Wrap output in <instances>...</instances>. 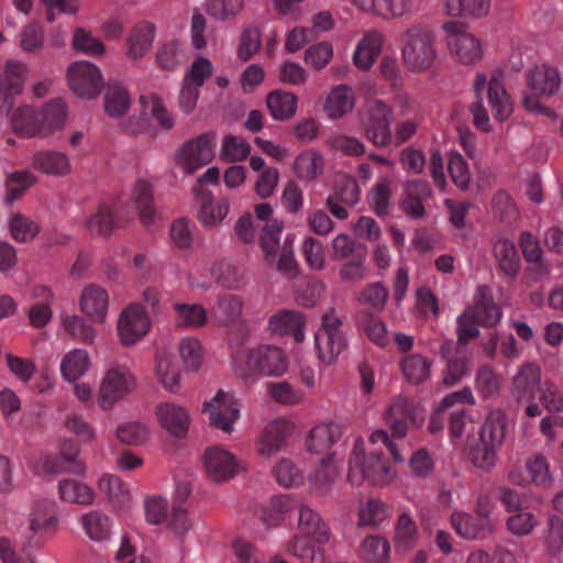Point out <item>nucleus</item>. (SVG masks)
I'll return each instance as SVG.
<instances>
[{
  "mask_svg": "<svg viewBox=\"0 0 563 563\" xmlns=\"http://www.w3.org/2000/svg\"><path fill=\"white\" fill-rule=\"evenodd\" d=\"M67 119V107L62 99L47 102L41 110L32 106L19 107L11 117L12 130L24 137L51 136L63 129Z\"/></svg>",
  "mask_w": 563,
  "mask_h": 563,
  "instance_id": "obj_1",
  "label": "nucleus"
},
{
  "mask_svg": "<svg viewBox=\"0 0 563 563\" xmlns=\"http://www.w3.org/2000/svg\"><path fill=\"white\" fill-rule=\"evenodd\" d=\"M506 434V413L500 409L493 410L483 423L478 438L468 442V459L473 465L485 472L490 471L496 464V449L504 443Z\"/></svg>",
  "mask_w": 563,
  "mask_h": 563,
  "instance_id": "obj_2",
  "label": "nucleus"
},
{
  "mask_svg": "<svg viewBox=\"0 0 563 563\" xmlns=\"http://www.w3.org/2000/svg\"><path fill=\"white\" fill-rule=\"evenodd\" d=\"M395 478L388 460L382 452H365L356 443L349 461L347 481L355 486L367 481L373 486H384Z\"/></svg>",
  "mask_w": 563,
  "mask_h": 563,
  "instance_id": "obj_3",
  "label": "nucleus"
},
{
  "mask_svg": "<svg viewBox=\"0 0 563 563\" xmlns=\"http://www.w3.org/2000/svg\"><path fill=\"white\" fill-rule=\"evenodd\" d=\"M560 75L555 67L545 64L533 67L527 73V86L531 93L522 97V107L534 114L556 120V113L539 101L541 97H551L560 89Z\"/></svg>",
  "mask_w": 563,
  "mask_h": 563,
  "instance_id": "obj_4",
  "label": "nucleus"
},
{
  "mask_svg": "<svg viewBox=\"0 0 563 563\" xmlns=\"http://www.w3.org/2000/svg\"><path fill=\"white\" fill-rule=\"evenodd\" d=\"M288 368L285 352L277 346L262 345L234 358V371L243 379L251 374L279 376Z\"/></svg>",
  "mask_w": 563,
  "mask_h": 563,
  "instance_id": "obj_5",
  "label": "nucleus"
},
{
  "mask_svg": "<svg viewBox=\"0 0 563 563\" xmlns=\"http://www.w3.org/2000/svg\"><path fill=\"white\" fill-rule=\"evenodd\" d=\"M434 41V33L421 25H415L402 34V58L410 70L422 71L432 66L437 57Z\"/></svg>",
  "mask_w": 563,
  "mask_h": 563,
  "instance_id": "obj_6",
  "label": "nucleus"
},
{
  "mask_svg": "<svg viewBox=\"0 0 563 563\" xmlns=\"http://www.w3.org/2000/svg\"><path fill=\"white\" fill-rule=\"evenodd\" d=\"M343 322L332 308L321 318V327L314 335L318 357L321 362L331 365L346 349L347 340L342 332Z\"/></svg>",
  "mask_w": 563,
  "mask_h": 563,
  "instance_id": "obj_7",
  "label": "nucleus"
},
{
  "mask_svg": "<svg viewBox=\"0 0 563 563\" xmlns=\"http://www.w3.org/2000/svg\"><path fill=\"white\" fill-rule=\"evenodd\" d=\"M214 139L216 133L210 131L186 141L176 151L175 163L187 174H194L212 161Z\"/></svg>",
  "mask_w": 563,
  "mask_h": 563,
  "instance_id": "obj_8",
  "label": "nucleus"
},
{
  "mask_svg": "<svg viewBox=\"0 0 563 563\" xmlns=\"http://www.w3.org/2000/svg\"><path fill=\"white\" fill-rule=\"evenodd\" d=\"M68 86L79 98L91 100L97 98L104 87L100 69L90 62L79 60L67 69Z\"/></svg>",
  "mask_w": 563,
  "mask_h": 563,
  "instance_id": "obj_9",
  "label": "nucleus"
},
{
  "mask_svg": "<svg viewBox=\"0 0 563 563\" xmlns=\"http://www.w3.org/2000/svg\"><path fill=\"white\" fill-rule=\"evenodd\" d=\"M135 386V377L128 367H110L107 371L99 388V405L104 410L110 409L115 402L132 393Z\"/></svg>",
  "mask_w": 563,
  "mask_h": 563,
  "instance_id": "obj_10",
  "label": "nucleus"
},
{
  "mask_svg": "<svg viewBox=\"0 0 563 563\" xmlns=\"http://www.w3.org/2000/svg\"><path fill=\"white\" fill-rule=\"evenodd\" d=\"M27 66L9 59L0 73V112L9 115L15 104V98L23 92Z\"/></svg>",
  "mask_w": 563,
  "mask_h": 563,
  "instance_id": "obj_11",
  "label": "nucleus"
},
{
  "mask_svg": "<svg viewBox=\"0 0 563 563\" xmlns=\"http://www.w3.org/2000/svg\"><path fill=\"white\" fill-rule=\"evenodd\" d=\"M393 110L380 100L373 102L364 125L366 139L377 147H387L391 143Z\"/></svg>",
  "mask_w": 563,
  "mask_h": 563,
  "instance_id": "obj_12",
  "label": "nucleus"
},
{
  "mask_svg": "<svg viewBox=\"0 0 563 563\" xmlns=\"http://www.w3.org/2000/svg\"><path fill=\"white\" fill-rule=\"evenodd\" d=\"M202 460L206 474L213 483L228 482L241 470L235 456L221 446L206 449Z\"/></svg>",
  "mask_w": 563,
  "mask_h": 563,
  "instance_id": "obj_13",
  "label": "nucleus"
},
{
  "mask_svg": "<svg viewBox=\"0 0 563 563\" xmlns=\"http://www.w3.org/2000/svg\"><path fill=\"white\" fill-rule=\"evenodd\" d=\"M203 411L209 413L210 424L223 432L231 433L239 418L238 402L231 394L219 390L203 404Z\"/></svg>",
  "mask_w": 563,
  "mask_h": 563,
  "instance_id": "obj_14",
  "label": "nucleus"
},
{
  "mask_svg": "<svg viewBox=\"0 0 563 563\" xmlns=\"http://www.w3.org/2000/svg\"><path fill=\"white\" fill-rule=\"evenodd\" d=\"M148 330V317L140 305H130L122 311L118 322V332L123 345H134Z\"/></svg>",
  "mask_w": 563,
  "mask_h": 563,
  "instance_id": "obj_15",
  "label": "nucleus"
},
{
  "mask_svg": "<svg viewBox=\"0 0 563 563\" xmlns=\"http://www.w3.org/2000/svg\"><path fill=\"white\" fill-rule=\"evenodd\" d=\"M194 195L200 203L197 218L206 228L218 227L229 212V200L221 198L216 205L210 190L200 186L192 188Z\"/></svg>",
  "mask_w": 563,
  "mask_h": 563,
  "instance_id": "obj_16",
  "label": "nucleus"
},
{
  "mask_svg": "<svg viewBox=\"0 0 563 563\" xmlns=\"http://www.w3.org/2000/svg\"><path fill=\"white\" fill-rule=\"evenodd\" d=\"M156 416L161 426L173 437H186L190 417L187 410L172 402L159 404L156 407Z\"/></svg>",
  "mask_w": 563,
  "mask_h": 563,
  "instance_id": "obj_17",
  "label": "nucleus"
},
{
  "mask_svg": "<svg viewBox=\"0 0 563 563\" xmlns=\"http://www.w3.org/2000/svg\"><path fill=\"white\" fill-rule=\"evenodd\" d=\"M292 424L286 420L271 421L264 428L258 440V452L262 455H272L280 451L287 444V439L292 433Z\"/></svg>",
  "mask_w": 563,
  "mask_h": 563,
  "instance_id": "obj_18",
  "label": "nucleus"
},
{
  "mask_svg": "<svg viewBox=\"0 0 563 563\" xmlns=\"http://www.w3.org/2000/svg\"><path fill=\"white\" fill-rule=\"evenodd\" d=\"M451 523L459 536L468 540L485 539L495 530L493 522H486L462 511L452 514Z\"/></svg>",
  "mask_w": 563,
  "mask_h": 563,
  "instance_id": "obj_19",
  "label": "nucleus"
},
{
  "mask_svg": "<svg viewBox=\"0 0 563 563\" xmlns=\"http://www.w3.org/2000/svg\"><path fill=\"white\" fill-rule=\"evenodd\" d=\"M541 382V371L534 364H525L512 379L511 395L518 401L532 400Z\"/></svg>",
  "mask_w": 563,
  "mask_h": 563,
  "instance_id": "obj_20",
  "label": "nucleus"
},
{
  "mask_svg": "<svg viewBox=\"0 0 563 563\" xmlns=\"http://www.w3.org/2000/svg\"><path fill=\"white\" fill-rule=\"evenodd\" d=\"M306 316L295 310H283L273 314L268 321V328L273 333L280 335L292 334L297 342L303 340Z\"/></svg>",
  "mask_w": 563,
  "mask_h": 563,
  "instance_id": "obj_21",
  "label": "nucleus"
},
{
  "mask_svg": "<svg viewBox=\"0 0 563 563\" xmlns=\"http://www.w3.org/2000/svg\"><path fill=\"white\" fill-rule=\"evenodd\" d=\"M298 528L303 534L311 536L317 544H325L331 539L330 528L320 515L307 505L299 508Z\"/></svg>",
  "mask_w": 563,
  "mask_h": 563,
  "instance_id": "obj_22",
  "label": "nucleus"
},
{
  "mask_svg": "<svg viewBox=\"0 0 563 563\" xmlns=\"http://www.w3.org/2000/svg\"><path fill=\"white\" fill-rule=\"evenodd\" d=\"M108 303L106 290L95 285L86 287L80 297L81 311L98 323L104 322Z\"/></svg>",
  "mask_w": 563,
  "mask_h": 563,
  "instance_id": "obj_23",
  "label": "nucleus"
},
{
  "mask_svg": "<svg viewBox=\"0 0 563 563\" xmlns=\"http://www.w3.org/2000/svg\"><path fill=\"white\" fill-rule=\"evenodd\" d=\"M155 374L161 384L172 393L180 386V369L175 356L166 350H158L155 354Z\"/></svg>",
  "mask_w": 563,
  "mask_h": 563,
  "instance_id": "obj_24",
  "label": "nucleus"
},
{
  "mask_svg": "<svg viewBox=\"0 0 563 563\" xmlns=\"http://www.w3.org/2000/svg\"><path fill=\"white\" fill-rule=\"evenodd\" d=\"M341 438L340 427L335 423L319 424L312 428L307 438V449L312 454L327 456L331 446Z\"/></svg>",
  "mask_w": 563,
  "mask_h": 563,
  "instance_id": "obj_25",
  "label": "nucleus"
},
{
  "mask_svg": "<svg viewBox=\"0 0 563 563\" xmlns=\"http://www.w3.org/2000/svg\"><path fill=\"white\" fill-rule=\"evenodd\" d=\"M32 165L35 169L52 176H65L71 170L68 156L56 151L37 152L33 156Z\"/></svg>",
  "mask_w": 563,
  "mask_h": 563,
  "instance_id": "obj_26",
  "label": "nucleus"
},
{
  "mask_svg": "<svg viewBox=\"0 0 563 563\" xmlns=\"http://www.w3.org/2000/svg\"><path fill=\"white\" fill-rule=\"evenodd\" d=\"M452 54L456 56L460 63L472 65L478 62L483 56L482 43L473 34H461L451 38L449 42Z\"/></svg>",
  "mask_w": 563,
  "mask_h": 563,
  "instance_id": "obj_27",
  "label": "nucleus"
},
{
  "mask_svg": "<svg viewBox=\"0 0 563 563\" xmlns=\"http://www.w3.org/2000/svg\"><path fill=\"white\" fill-rule=\"evenodd\" d=\"M153 188L144 179H139L132 190V200L137 209L140 220L144 225H151L156 219V210L153 205Z\"/></svg>",
  "mask_w": 563,
  "mask_h": 563,
  "instance_id": "obj_28",
  "label": "nucleus"
},
{
  "mask_svg": "<svg viewBox=\"0 0 563 563\" xmlns=\"http://www.w3.org/2000/svg\"><path fill=\"white\" fill-rule=\"evenodd\" d=\"M103 106L110 118H122L131 106L129 91L120 82H109L106 87Z\"/></svg>",
  "mask_w": 563,
  "mask_h": 563,
  "instance_id": "obj_29",
  "label": "nucleus"
},
{
  "mask_svg": "<svg viewBox=\"0 0 563 563\" xmlns=\"http://www.w3.org/2000/svg\"><path fill=\"white\" fill-rule=\"evenodd\" d=\"M266 106L269 113L275 120H289L296 113L297 97L292 92L274 90L267 95Z\"/></svg>",
  "mask_w": 563,
  "mask_h": 563,
  "instance_id": "obj_30",
  "label": "nucleus"
},
{
  "mask_svg": "<svg viewBox=\"0 0 563 563\" xmlns=\"http://www.w3.org/2000/svg\"><path fill=\"white\" fill-rule=\"evenodd\" d=\"M283 231V222L274 220L272 223H266L260 235V246L264 252V260L267 265L273 266L275 260L279 257L282 245L279 235Z\"/></svg>",
  "mask_w": 563,
  "mask_h": 563,
  "instance_id": "obj_31",
  "label": "nucleus"
},
{
  "mask_svg": "<svg viewBox=\"0 0 563 563\" xmlns=\"http://www.w3.org/2000/svg\"><path fill=\"white\" fill-rule=\"evenodd\" d=\"M243 310V301L239 296L227 294L218 297L211 309V317L219 325H227L236 321Z\"/></svg>",
  "mask_w": 563,
  "mask_h": 563,
  "instance_id": "obj_32",
  "label": "nucleus"
},
{
  "mask_svg": "<svg viewBox=\"0 0 563 563\" xmlns=\"http://www.w3.org/2000/svg\"><path fill=\"white\" fill-rule=\"evenodd\" d=\"M487 96L495 119L500 122L506 121L512 112V104L501 80L495 76L488 82Z\"/></svg>",
  "mask_w": 563,
  "mask_h": 563,
  "instance_id": "obj_33",
  "label": "nucleus"
},
{
  "mask_svg": "<svg viewBox=\"0 0 563 563\" xmlns=\"http://www.w3.org/2000/svg\"><path fill=\"white\" fill-rule=\"evenodd\" d=\"M382 35L377 32L369 33L361 41L353 56V63L358 69L371 68L382 51Z\"/></svg>",
  "mask_w": 563,
  "mask_h": 563,
  "instance_id": "obj_34",
  "label": "nucleus"
},
{
  "mask_svg": "<svg viewBox=\"0 0 563 563\" xmlns=\"http://www.w3.org/2000/svg\"><path fill=\"white\" fill-rule=\"evenodd\" d=\"M85 224L91 235L109 239L115 228L114 214L111 207L106 202L100 203L96 212L86 220Z\"/></svg>",
  "mask_w": 563,
  "mask_h": 563,
  "instance_id": "obj_35",
  "label": "nucleus"
},
{
  "mask_svg": "<svg viewBox=\"0 0 563 563\" xmlns=\"http://www.w3.org/2000/svg\"><path fill=\"white\" fill-rule=\"evenodd\" d=\"M354 99L351 88L346 85H340L333 88L327 98L324 111L331 119H339L352 111Z\"/></svg>",
  "mask_w": 563,
  "mask_h": 563,
  "instance_id": "obj_36",
  "label": "nucleus"
},
{
  "mask_svg": "<svg viewBox=\"0 0 563 563\" xmlns=\"http://www.w3.org/2000/svg\"><path fill=\"white\" fill-rule=\"evenodd\" d=\"M388 289L382 282H375L361 290L357 301L365 308L364 313H380L388 300Z\"/></svg>",
  "mask_w": 563,
  "mask_h": 563,
  "instance_id": "obj_37",
  "label": "nucleus"
},
{
  "mask_svg": "<svg viewBox=\"0 0 563 563\" xmlns=\"http://www.w3.org/2000/svg\"><path fill=\"white\" fill-rule=\"evenodd\" d=\"M324 161L320 153L308 150L300 153L294 163V168L298 178L312 181L323 172Z\"/></svg>",
  "mask_w": 563,
  "mask_h": 563,
  "instance_id": "obj_38",
  "label": "nucleus"
},
{
  "mask_svg": "<svg viewBox=\"0 0 563 563\" xmlns=\"http://www.w3.org/2000/svg\"><path fill=\"white\" fill-rule=\"evenodd\" d=\"M495 257L499 268L510 278L517 277L520 269V258L515 244L507 240H498L494 245Z\"/></svg>",
  "mask_w": 563,
  "mask_h": 563,
  "instance_id": "obj_39",
  "label": "nucleus"
},
{
  "mask_svg": "<svg viewBox=\"0 0 563 563\" xmlns=\"http://www.w3.org/2000/svg\"><path fill=\"white\" fill-rule=\"evenodd\" d=\"M311 536H296L287 543L288 551L301 563H324V552L311 541Z\"/></svg>",
  "mask_w": 563,
  "mask_h": 563,
  "instance_id": "obj_40",
  "label": "nucleus"
},
{
  "mask_svg": "<svg viewBox=\"0 0 563 563\" xmlns=\"http://www.w3.org/2000/svg\"><path fill=\"white\" fill-rule=\"evenodd\" d=\"M446 13L453 18H483L490 9V0H446Z\"/></svg>",
  "mask_w": 563,
  "mask_h": 563,
  "instance_id": "obj_41",
  "label": "nucleus"
},
{
  "mask_svg": "<svg viewBox=\"0 0 563 563\" xmlns=\"http://www.w3.org/2000/svg\"><path fill=\"white\" fill-rule=\"evenodd\" d=\"M60 498L78 505H91L95 492L88 485L76 479H63L58 484Z\"/></svg>",
  "mask_w": 563,
  "mask_h": 563,
  "instance_id": "obj_42",
  "label": "nucleus"
},
{
  "mask_svg": "<svg viewBox=\"0 0 563 563\" xmlns=\"http://www.w3.org/2000/svg\"><path fill=\"white\" fill-rule=\"evenodd\" d=\"M487 78L483 73H478L474 82L475 102L471 106L470 111L473 115L474 125L483 132H490L492 125L489 123V117L483 104V91L486 87Z\"/></svg>",
  "mask_w": 563,
  "mask_h": 563,
  "instance_id": "obj_43",
  "label": "nucleus"
},
{
  "mask_svg": "<svg viewBox=\"0 0 563 563\" xmlns=\"http://www.w3.org/2000/svg\"><path fill=\"white\" fill-rule=\"evenodd\" d=\"M174 309L177 312V328L198 329L207 323L208 312L199 303H175Z\"/></svg>",
  "mask_w": 563,
  "mask_h": 563,
  "instance_id": "obj_44",
  "label": "nucleus"
},
{
  "mask_svg": "<svg viewBox=\"0 0 563 563\" xmlns=\"http://www.w3.org/2000/svg\"><path fill=\"white\" fill-rule=\"evenodd\" d=\"M155 37V26L148 23L141 27H135L128 37V56L132 59L142 57L152 46Z\"/></svg>",
  "mask_w": 563,
  "mask_h": 563,
  "instance_id": "obj_45",
  "label": "nucleus"
},
{
  "mask_svg": "<svg viewBox=\"0 0 563 563\" xmlns=\"http://www.w3.org/2000/svg\"><path fill=\"white\" fill-rule=\"evenodd\" d=\"M430 367V361L420 354L409 355L401 363L406 379L413 385H419L429 378Z\"/></svg>",
  "mask_w": 563,
  "mask_h": 563,
  "instance_id": "obj_46",
  "label": "nucleus"
},
{
  "mask_svg": "<svg viewBox=\"0 0 563 563\" xmlns=\"http://www.w3.org/2000/svg\"><path fill=\"white\" fill-rule=\"evenodd\" d=\"M463 314L478 327L494 328L500 321L503 311L498 305H473L466 308Z\"/></svg>",
  "mask_w": 563,
  "mask_h": 563,
  "instance_id": "obj_47",
  "label": "nucleus"
},
{
  "mask_svg": "<svg viewBox=\"0 0 563 563\" xmlns=\"http://www.w3.org/2000/svg\"><path fill=\"white\" fill-rule=\"evenodd\" d=\"M275 269L287 279H295L300 274L299 264L294 254V239L287 236L282 245L279 257L273 264Z\"/></svg>",
  "mask_w": 563,
  "mask_h": 563,
  "instance_id": "obj_48",
  "label": "nucleus"
},
{
  "mask_svg": "<svg viewBox=\"0 0 563 563\" xmlns=\"http://www.w3.org/2000/svg\"><path fill=\"white\" fill-rule=\"evenodd\" d=\"M89 366V356L86 351L74 350L65 355L60 371L65 379L74 382L78 379Z\"/></svg>",
  "mask_w": 563,
  "mask_h": 563,
  "instance_id": "obj_49",
  "label": "nucleus"
},
{
  "mask_svg": "<svg viewBox=\"0 0 563 563\" xmlns=\"http://www.w3.org/2000/svg\"><path fill=\"white\" fill-rule=\"evenodd\" d=\"M361 551L363 558L369 563H388L389 561L390 545L383 537L365 538Z\"/></svg>",
  "mask_w": 563,
  "mask_h": 563,
  "instance_id": "obj_50",
  "label": "nucleus"
},
{
  "mask_svg": "<svg viewBox=\"0 0 563 563\" xmlns=\"http://www.w3.org/2000/svg\"><path fill=\"white\" fill-rule=\"evenodd\" d=\"M11 236L16 242L25 243L32 241L40 233V225L31 218L15 213L9 222Z\"/></svg>",
  "mask_w": 563,
  "mask_h": 563,
  "instance_id": "obj_51",
  "label": "nucleus"
},
{
  "mask_svg": "<svg viewBox=\"0 0 563 563\" xmlns=\"http://www.w3.org/2000/svg\"><path fill=\"white\" fill-rule=\"evenodd\" d=\"M333 57V47L330 42L323 41L309 46L303 53L305 63L313 70H322Z\"/></svg>",
  "mask_w": 563,
  "mask_h": 563,
  "instance_id": "obj_52",
  "label": "nucleus"
},
{
  "mask_svg": "<svg viewBox=\"0 0 563 563\" xmlns=\"http://www.w3.org/2000/svg\"><path fill=\"white\" fill-rule=\"evenodd\" d=\"M71 46L76 52L90 56H101L106 51L103 43L84 27L75 29Z\"/></svg>",
  "mask_w": 563,
  "mask_h": 563,
  "instance_id": "obj_53",
  "label": "nucleus"
},
{
  "mask_svg": "<svg viewBox=\"0 0 563 563\" xmlns=\"http://www.w3.org/2000/svg\"><path fill=\"white\" fill-rule=\"evenodd\" d=\"M360 325L373 343L380 347L388 344L386 325L377 314L363 313L360 317Z\"/></svg>",
  "mask_w": 563,
  "mask_h": 563,
  "instance_id": "obj_54",
  "label": "nucleus"
},
{
  "mask_svg": "<svg viewBox=\"0 0 563 563\" xmlns=\"http://www.w3.org/2000/svg\"><path fill=\"white\" fill-rule=\"evenodd\" d=\"M358 527L378 528L387 518L386 504L378 499H369L358 511Z\"/></svg>",
  "mask_w": 563,
  "mask_h": 563,
  "instance_id": "obj_55",
  "label": "nucleus"
},
{
  "mask_svg": "<svg viewBox=\"0 0 563 563\" xmlns=\"http://www.w3.org/2000/svg\"><path fill=\"white\" fill-rule=\"evenodd\" d=\"M418 527L407 512H402L396 523L395 543L397 549L407 551L415 541Z\"/></svg>",
  "mask_w": 563,
  "mask_h": 563,
  "instance_id": "obj_56",
  "label": "nucleus"
},
{
  "mask_svg": "<svg viewBox=\"0 0 563 563\" xmlns=\"http://www.w3.org/2000/svg\"><path fill=\"white\" fill-rule=\"evenodd\" d=\"M148 429L141 422H125L117 428L119 441L128 445H142L148 439Z\"/></svg>",
  "mask_w": 563,
  "mask_h": 563,
  "instance_id": "obj_57",
  "label": "nucleus"
},
{
  "mask_svg": "<svg viewBox=\"0 0 563 563\" xmlns=\"http://www.w3.org/2000/svg\"><path fill=\"white\" fill-rule=\"evenodd\" d=\"M492 208L495 218L500 222L510 223L517 218V208L509 194L505 190H499L494 195Z\"/></svg>",
  "mask_w": 563,
  "mask_h": 563,
  "instance_id": "obj_58",
  "label": "nucleus"
},
{
  "mask_svg": "<svg viewBox=\"0 0 563 563\" xmlns=\"http://www.w3.org/2000/svg\"><path fill=\"white\" fill-rule=\"evenodd\" d=\"M334 198L345 205H355L358 201L356 179L350 175L338 176L334 181Z\"/></svg>",
  "mask_w": 563,
  "mask_h": 563,
  "instance_id": "obj_59",
  "label": "nucleus"
},
{
  "mask_svg": "<svg viewBox=\"0 0 563 563\" xmlns=\"http://www.w3.org/2000/svg\"><path fill=\"white\" fill-rule=\"evenodd\" d=\"M251 152L250 144L244 140H239L234 135H225L221 148V158L227 162L244 161Z\"/></svg>",
  "mask_w": 563,
  "mask_h": 563,
  "instance_id": "obj_60",
  "label": "nucleus"
},
{
  "mask_svg": "<svg viewBox=\"0 0 563 563\" xmlns=\"http://www.w3.org/2000/svg\"><path fill=\"white\" fill-rule=\"evenodd\" d=\"M82 525L92 540L101 541L109 537V519L99 511H91L82 517Z\"/></svg>",
  "mask_w": 563,
  "mask_h": 563,
  "instance_id": "obj_61",
  "label": "nucleus"
},
{
  "mask_svg": "<svg viewBox=\"0 0 563 563\" xmlns=\"http://www.w3.org/2000/svg\"><path fill=\"white\" fill-rule=\"evenodd\" d=\"M360 252L350 261L344 263L339 275L344 283H358L365 277L364 261L367 254L366 247L358 249Z\"/></svg>",
  "mask_w": 563,
  "mask_h": 563,
  "instance_id": "obj_62",
  "label": "nucleus"
},
{
  "mask_svg": "<svg viewBox=\"0 0 563 563\" xmlns=\"http://www.w3.org/2000/svg\"><path fill=\"white\" fill-rule=\"evenodd\" d=\"M448 168L453 183L462 190H468L471 173L464 157L459 153H451Z\"/></svg>",
  "mask_w": 563,
  "mask_h": 563,
  "instance_id": "obj_63",
  "label": "nucleus"
},
{
  "mask_svg": "<svg viewBox=\"0 0 563 563\" xmlns=\"http://www.w3.org/2000/svg\"><path fill=\"white\" fill-rule=\"evenodd\" d=\"M261 44L262 42L260 30L253 26L245 27L240 36L238 57L243 62L249 60L258 52Z\"/></svg>",
  "mask_w": 563,
  "mask_h": 563,
  "instance_id": "obj_64",
  "label": "nucleus"
}]
</instances>
